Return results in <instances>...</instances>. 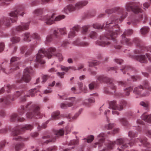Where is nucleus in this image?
<instances>
[{
  "label": "nucleus",
  "instance_id": "1",
  "mask_svg": "<svg viewBox=\"0 0 151 151\" xmlns=\"http://www.w3.org/2000/svg\"><path fill=\"white\" fill-rule=\"evenodd\" d=\"M116 19L112 17L102 26L96 23L93 24L94 28L98 29H102L104 28L108 32L105 36L103 35L100 37L99 40L96 42V44L102 47H105L110 44L109 39H114L119 34L121 33L119 27L117 24Z\"/></svg>",
  "mask_w": 151,
  "mask_h": 151
},
{
  "label": "nucleus",
  "instance_id": "2",
  "mask_svg": "<svg viewBox=\"0 0 151 151\" xmlns=\"http://www.w3.org/2000/svg\"><path fill=\"white\" fill-rule=\"evenodd\" d=\"M147 139L145 137H143L139 138H136L132 139L129 142H127V139L126 138H122L118 139H116V141L112 142L110 141L108 144L107 146L108 150H110L112 149L113 147L115 144L119 145L120 148L118 149L119 151H122V150L125 149L128 147L129 146L130 147L133 145L134 144L140 142L144 146L147 147V149L143 150L144 151H151V149H150V145L147 141Z\"/></svg>",
  "mask_w": 151,
  "mask_h": 151
},
{
  "label": "nucleus",
  "instance_id": "3",
  "mask_svg": "<svg viewBox=\"0 0 151 151\" xmlns=\"http://www.w3.org/2000/svg\"><path fill=\"white\" fill-rule=\"evenodd\" d=\"M24 8L22 6L17 7L16 9L11 12L9 13V16L12 17L9 18L7 17H5L3 19V25L6 27H8L11 26V22H16L17 19L18 15H19L23 16L24 14Z\"/></svg>",
  "mask_w": 151,
  "mask_h": 151
},
{
  "label": "nucleus",
  "instance_id": "4",
  "mask_svg": "<svg viewBox=\"0 0 151 151\" xmlns=\"http://www.w3.org/2000/svg\"><path fill=\"white\" fill-rule=\"evenodd\" d=\"M33 128V126L30 124H27L22 127H17L12 132L13 139L16 140L25 141L28 140L29 137H22L19 135L22 134L26 130H31Z\"/></svg>",
  "mask_w": 151,
  "mask_h": 151
},
{
  "label": "nucleus",
  "instance_id": "5",
  "mask_svg": "<svg viewBox=\"0 0 151 151\" xmlns=\"http://www.w3.org/2000/svg\"><path fill=\"white\" fill-rule=\"evenodd\" d=\"M140 4L139 3L136 4L133 2L128 3L126 4L125 8L128 12L132 11L135 14H139V20H143V23H145L147 20L146 14L142 13L143 10L139 8Z\"/></svg>",
  "mask_w": 151,
  "mask_h": 151
},
{
  "label": "nucleus",
  "instance_id": "6",
  "mask_svg": "<svg viewBox=\"0 0 151 151\" xmlns=\"http://www.w3.org/2000/svg\"><path fill=\"white\" fill-rule=\"evenodd\" d=\"M55 51L56 49L55 48L53 47L49 48L47 51H45V49L43 48L40 49L37 55L36 59V62L41 64L45 63V61L42 59L45 56L48 58H50L52 55L55 54Z\"/></svg>",
  "mask_w": 151,
  "mask_h": 151
},
{
  "label": "nucleus",
  "instance_id": "7",
  "mask_svg": "<svg viewBox=\"0 0 151 151\" xmlns=\"http://www.w3.org/2000/svg\"><path fill=\"white\" fill-rule=\"evenodd\" d=\"M97 80L100 82H106L109 84V87L111 89V91L109 90L107 88H105L104 91L107 93L114 94L116 90V87L114 85L113 83V80L104 75L99 76H97Z\"/></svg>",
  "mask_w": 151,
  "mask_h": 151
},
{
  "label": "nucleus",
  "instance_id": "8",
  "mask_svg": "<svg viewBox=\"0 0 151 151\" xmlns=\"http://www.w3.org/2000/svg\"><path fill=\"white\" fill-rule=\"evenodd\" d=\"M54 14L52 15L47 14L46 16L42 17L40 19L43 21L47 24L50 25L55 22V21H58L64 19L65 16L64 15H60L55 18Z\"/></svg>",
  "mask_w": 151,
  "mask_h": 151
},
{
  "label": "nucleus",
  "instance_id": "9",
  "mask_svg": "<svg viewBox=\"0 0 151 151\" xmlns=\"http://www.w3.org/2000/svg\"><path fill=\"white\" fill-rule=\"evenodd\" d=\"M117 11H118L120 13V17L118 18L117 17L114 16H112L111 17H113L116 19H117L116 20V22H117V24H118L119 20L121 22L126 17L128 14L127 12H125L123 9L120 8L119 7H116L112 9H107L106 10L105 12L106 13L108 14H110L114 12ZM117 24L118 25V24Z\"/></svg>",
  "mask_w": 151,
  "mask_h": 151
},
{
  "label": "nucleus",
  "instance_id": "10",
  "mask_svg": "<svg viewBox=\"0 0 151 151\" xmlns=\"http://www.w3.org/2000/svg\"><path fill=\"white\" fill-rule=\"evenodd\" d=\"M19 59V58L15 57L12 58L10 60V66L6 68H2L1 69L5 73L8 74L12 73L14 70L19 69V64L14 62Z\"/></svg>",
  "mask_w": 151,
  "mask_h": 151
},
{
  "label": "nucleus",
  "instance_id": "11",
  "mask_svg": "<svg viewBox=\"0 0 151 151\" xmlns=\"http://www.w3.org/2000/svg\"><path fill=\"white\" fill-rule=\"evenodd\" d=\"M31 105L34 106V108L31 106L29 110H28L29 112H27L26 114V117L28 118L31 119L35 116L36 118H38L41 117L40 112V108L37 105L33 104L31 102Z\"/></svg>",
  "mask_w": 151,
  "mask_h": 151
},
{
  "label": "nucleus",
  "instance_id": "12",
  "mask_svg": "<svg viewBox=\"0 0 151 151\" xmlns=\"http://www.w3.org/2000/svg\"><path fill=\"white\" fill-rule=\"evenodd\" d=\"M88 3V2L87 1H83L78 2L75 4V6L69 5L64 8L63 11L66 14H68V12L82 8L86 5Z\"/></svg>",
  "mask_w": 151,
  "mask_h": 151
},
{
  "label": "nucleus",
  "instance_id": "13",
  "mask_svg": "<svg viewBox=\"0 0 151 151\" xmlns=\"http://www.w3.org/2000/svg\"><path fill=\"white\" fill-rule=\"evenodd\" d=\"M127 104V102L122 100L118 104H117L116 101L114 100L110 101L109 103V108L114 110H118L121 111L123 110Z\"/></svg>",
  "mask_w": 151,
  "mask_h": 151
},
{
  "label": "nucleus",
  "instance_id": "14",
  "mask_svg": "<svg viewBox=\"0 0 151 151\" xmlns=\"http://www.w3.org/2000/svg\"><path fill=\"white\" fill-rule=\"evenodd\" d=\"M32 71V69L31 67L26 68L24 71L23 75L22 78L17 80V83H22L23 81L26 83H28L31 79L30 74Z\"/></svg>",
  "mask_w": 151,
  "mask_h": 151
},
{
  "label": "nucleus",
  "instance_id": "15",
  "mask_svg": "<svg viewBox=\"0 0 151 151\" xmlns=\"http://www.w3.org/2000/svg\"><path fill=\"white\" fill-rule=\"evenodd\" d=\"M64 131L63 129H61L55 131L54 132L55 136H51L50 137L49 135H47L43 137L42 138L43 139L48 138H50L49 140H46L45 142V143H47L50 142H54L57 137L63 135L64 134Z\"/></svg>",
  "mask_w": 151,
  "mask_h": 151
},
{
  "label": "nucleus",
  "instance_id": "16",
  "mask_svg": "<svg viewBox=\"0 0 151 151\" xmlns=\"http://www.w3.org/2000/svg\"><path fill=\"white\" fill-rule=\"evenodd\" d=\"M133 32V31L132 29L125 30L121 36V43L124 45H132V42L131 40L127 38L125 36L131 35L132 34Z\"/></svg>",
  "mask_w": 151,
  "mask_h": 151
},
{
  "label": "nucleus",
  "instance_id": "17",
  "mask_svg": "<svg viewBox=\"0 0 151 151\" xmlns=\"http://www.w3.org/2000/svg\"><path fill=\"white\" fill-rule=\"evenodd\" d=\"M131 41L132 43H134L137 47L139 49V50L136 49L134 51V53L135 54H137L144 52V50L145 47L142 45V41L139 38H134L132 41L131 40Z\"/></svg>",
  "mask_w": 151,
  "mask_h": 151
},
{
  "label": "nucleus",
  "instance_id": "18",
  "mask_svg": "<svg viewBox=\"0 0 151 151\" xmlns=\"http://www.w3.org/2000/svg\"><path fill=\"white\" fill-rule=\"evenodd\" d=\"M132 58L135 59L142 63H146L147 62V58L151 62V56L148 54H146V57L144 55H141L138 56H131Z\"/></svg>",
  "mask_w": 151,
  "mask_h": 151
},
{
  "label": "nucleus",
  "instance_id": "19",
  "mask_svg": "<svg viewBox=\"0 0 151 151\" xmlns=\"http://www.w3.org/2000/svg\"><path fill=\"white\" fill-rule=\"evenodd\" d=\"M144 88L142 85L139 86L134 88L133 90L134 93L140 96L143 97L148 95L149 93L148 92H144Z\"/></svg>",
  "mask_w": 151,
  "mask_h": 151
},
{
  "label": "nucleus",
  "instance_id": "20",
  "mask_svg": "<svg viewBox=\"0 0 151 151\" xmlns=\"http://www.w3.org/2000/svg\"><path fill=\"white\" fill-rule=\"evenodd\" d=\"M29 22L22 23L21 25L16 27L15 29H13L12 32L13 34H16V31L19 32L25 30H27L29 29Z\"/></svg>",
  "mask_w": 151,
  "mask_h": 151
},
{
  "label": "nucleus",
  "instance_id": "21",
  "mask_svg": "<svg viewBox=\"0 0 151 151\" xmlns=\"http://www.w3.org/2000/svg\"><path fill=\"white\" fill-rule=\"evenodd\" d=\"M34 106L31 105V102L28 103L25 106H21L18 110V113L20 115H22L24 114L25 111H28V110H29L30 107L31 106L32 107V108H34Z\"/></svg>",
  "mask_w": 151,
  "mask_h": 151
},
{
  "label": "nucleus",
  "instance_id": "22",
  "mask_svg": "<svg viewBox=\"0 0 151 151\" xmlns=\"http://www.w3.org/2000/svg\"><path fill=\"white\" fill-rule=\"evenodd\" d=\"M105 135L104 133H100L97 137V139L99 140V142H96L94 145L93 146L94 148L96 147V146H98L99 148L101 147L103 145V143L104 142L105 140L104 137Z\"/></svg>",
  "mask_w": 151,
  "mask_h": 151
},
{
  "label": "nucleus",
  "instance_id": "23",
  "mask_svg": "<svg viewBox=\"0 0 151 151\" xmlns=\"http://www.w3.org/2000/svg\"><path fill=\"white\" fill-rule=\"evenodd\" d=\"M80 28V26L77 25L70 29V31L68 35V38L70 39H73L76 35V32H78L79 31Z\"/></svg>",
  "mask_w": 151,
  "mask_h": 151
},
{
  "label": "nucleus",
  "instance_id": "24",
  "mask_svg": "<svg viewBox=\"0 0 151 151\" xmlns=\"http://www.w3.org/2000/svg\"><path fill=\"white\" fill-rule=\"evenodd\" d=\"M69 99H70L71 102H69L67 104L64 103H61L60 104V108L63 109H66L68 107H70L72 106L73 105V104H75L76 102L75 97H71Z\"/></svg>",
  "mask_w": 151,
  "mask_h": 151
},
{
  "label": "nucleus",
  "instance_id": "25",
  "mask_svg": "<svg viewBox=\"0 0 151 151\" xmlns=\"http://www.w3.org/2000/svg\"><path fill=\"white\" fill-rule=\"evenodd\" d=\"M74 45L80 46H87L89 45V43L87 42H81L79 38H78L73 42Z\"/></svg>",
  "mask_w": 151,
  "mask_h": 151
},
{
  "label": "nucleus",
  "instance_id": "26",
  "mask_svg": "<svg viewBox=\"0 0 151 151\" xmlns=\"http://www.w3.org/2000/svg\"><path fill=\"white\" fill-rule=\"evenodd\" d=\"M22 91H17L12 97L10 95H8L6 97H4V98L6 100H8L9 103L10 100L13 101L14 98H17L19 96L22 94Z\"/></svg>",
  "mask_w": 151,
  "mask_h": 151
},
{
  "label": "nucleus",
  "instance_id": "27",
  "mask_svg": "<svg viewBox=\"0 0 151 151\" xmlns=\"http://www.w3.org/2000/svg\"><path fill=\"white\" fill-rule=\"evenodd\" d=\"M121 70L124 74L127 72H133L135 69L130 66L126 65L123 66Z\"/></svg>",
  "mask_w": 151,
  "mask_h": 151
},
{
  "label": "nucleus",
  "instance_id": "28",
  "mask_svg": "<svg viewBox=\"0 0 151 151\" xmlns=\"http://www.w3.org/2000/svg\"><path fill=\"white\" fill-rule=\"evenodd\" d=\"M35 89H32L30 90L29 91V94L25 95L24 96L21 98V100L22 102H25L27 100L26 97H29L30 96L32 97L34 96L35 95Z\"/></svg>",
  "mask_w": 151,
  "mask_h": 151
},
{
  "label": "nucleus",
  "instance_id": "29",
  "mask_svg": "<svg viewBox=\"0 0 151 151\" xmlns=\"http://www.w3.org/2000/svg\"><path fill=\"white\" fill-rule=\"evenodd\" d=\"M141 118L148 123H151V114L147 115L146 113H145L141 116Z\"/></svg>",
  "mask_w": 151,
  "mask_h": 151
},
{
  "label": "nucleus",
  "instance_id": "30",
  "mask_svg": "<svg viewBox=\"0 0 151 151\" xmlns=\"http://www.w3.org/2000/svg\"><path fill=\"white\" fill-rule=\"evenodd\" d=\"M37 45V43L36 42L34 44L31 45L30 48L28 49L25 54V57H27L28 56L30 55L34 49L35 47H36Z\"/></svg>",
  "mask_w": 151,
  "mask_h": 151
},
{
  "label": "nucleus",
  "instance_id": "31",
  "mask_svg": "<svg viewBox=\"0 0 151 151\" xmlns=\"http://www.w3.org/2000/svg\"><path fill=\"white\" fill-rule=\"evenodd\" d=\"M59 65L62 70L66 72H68L70 69H71L74 70H77V69L74 66H69L68 67H66L63 65Z\"/></svg>",
  "mask_w": 151,
  "mask_h": 151
},
{
  "label": "nucleus",
  "instance_id": "32",
  "mask_svg": "<svg viewBox=\"0 0 151 151\" xmlns=\"http://www.w3.org/2000/svg\"><path fill=\"white\" fill-rule=\"evenodd\" d=\"M31 35L29 33L26 32L24 34L23 40L24 41L27 42H29L31 41L30 36L31 37Z\"/></svg>",
  "mask_w": 151,
  "mask_h": 151
},
{
  "label": "nucleus",
  "instance_id": "33",
  "mask_svg": "<svg viewBox=\"0 0 151 151\" xmlns=\"http://www.w3.org/2000/svg\"><path fill=\"white\" fill-rule=\"evenodd\" d=\"M24 147V144L22 143H17L15 145V149L16 151H18L23 148Z\"/></svg>",
  "mask_w": 151,
  "mask_h": 151
},
{
  "label": "nucleus",
  "instance_id": "34",
  "mask_svg": "<svg viewBox=\"0 0 151 151\" xmlns=\"http://www.w3.org/2000/svg\"><path fill=\"white\" fill-rule=\"evenodd\" d=\"M80 113V111H79V112L78 113L76 114L74 116L71 117V115L69 114L68 115V116H67V118L70 119L69 121H72L73 120L75 119L79 115Z\"/></svg>",
  "mask_w": 151,
  "mask_h": 151
},
{
  "label": "nucleus",
  "instance_id": "35",
  "mask_svg": "<svg viewBox=\"0 0 151 151\" xmlns=\"http://www.w3.org/2000/svg\"><path fill=\"white\" fill-rule=\"evenodd\" d=\"M149 31V28L147 27H144L141 29L140 32L142 35H145Z\"/></svg>",
  "mask_w": 151,
  "mask_h": 151
},
{
  "label": "nucleus",
  "instance_id": "36",
  "mask_svg": "<svg viewBox=\"0 0 151 151\" xmlns=\"http://www.w3.org/2000/svg\"><path fill=\"white\" fill-rule=\"evenodd\" d=\"M60 113L59 111L54 112L52 114V119H58L59 117Z\"/></svg>",
  "mask_w": 151,
  "mask_h": 151
},
{
  "label": "nucleus",
  "instance_id": "37",
  "mask_svg": "<svg viewBox=\"0 0 151 151\" xmlns=\"http://www.w3.org/2000/svg\"><path fill=\"white\" fill-rule=\"evenodd\" d=\"M43 12V9H38L34 11L33 13L37 16H38L42 14Z\"/></svg>",
  "mask_w": 151,
  "mask_h": 151
},
{
  "label": "nucleus",
  "instance_id": "38",
  "mask_svg": "<svg viewBox=\"0 0 151 151\" xmlns=\"http://www.w3.org/2000/svg\"><path fill=\"white\" fill-rule=\"evenodd\" d=\"M132 88L131 87L126 88L124 90V94L122 96L124 95L128 96L129 95L130 92L132 90Z\"/></svg>",
  "mask_w": 151,
  "mask_h": 151
},
{
  "label": "nucleus",
  "instance_id": "39",
  "mask_svg": "<svg viewBox=\"0 0 151 151\" xmlns=\"http://www.w3.org/2000/svg\"><path fill=\"white\" fill-rule=\"evenodd\" d=\"M119 120L120 123L124 126H126L128 124V121L124 118H120Z\"/></svg>",
  "mask_w": 151,
  "mask_h": 151
},
{
  "label": "nucleus",
  "instance_id": "40",
  "mask_svg": "<svg viewBox=\"0 0 151 151\" xmlns=\"http://www.w3.org/2000/svg\"><path fill=\"white\" fill-rule=\"evenodd\" d=\"M53 40V36L52 35H49L47 36L46 39L45 43L47 44L51 42Z\"/></svg>",
  "mask_w": 151,
  "mask_h": 151
},
{
  "label": "nucleus",
  "instance_id": "41",
  "mask_svg": "<svg viewBox=\"0 0 151 151\" xmlns=\"http://www.w3.org/2000/svg\"><path fill=\"white\" fill-rule=\"evenodd\" d=\"M13 0H0V2H1V6H4L5 5H8Z\"/></svg>",
  "mask_w": 151,
  "mask_h": 151
},
{
  "label": "nucleus",
  "instance_id": "42",
  "mask_svg": "<svg viewBox=\"0 0 151 151\" xmlns=\"http://www.w3.org/2000/svg\"><path fill=\"white\" fill-rule=\"evenodd\" d=\"M90 26L89 25L85 26L82 27L81 32L83 35L86 34Z\"/></svg>",
  "mask_w": 151,
  "mask_h": 151
},
{
  "label": "nucleus",
  "instance_id": "43",
  "mask_svg": "<svg viewBox=\"0 0 151 151\" xmlns=\"http://www.w3.org/2000/svg\"><path fill=\"white\" fill-rule=\"evenodd\" d=\"M31 37L38 40H40V39L39 35L37 33H33L31 34Z\"/></svg>",
  "mask_w": 151,
  "mask_h": 151
},
{
  "label": "nucleus",
  "instance_id": "44",
  "mask_svg": "<svg viewBox=\"0 0 151 151\" xmlns=\"http://www.w3.org/2000/svg\"><path fill=\"white\" fill-rule=\"evenodd\" d=\"M20 40V37H14L12 38L11 41L13 43H15L18 42Z\"/></svg>",
  "mask_w": 151,
  "mask_h": 151
},
{
  "label": "nucleus",
  "instance_id": "45",
  "mask_svg": "<svg viewBox=\"0 0 151 151\" xmlns=\"http://www.w3.org/2000/svg\"><path fill=\"white\" fill-rule=\"evenodd\" d=\"M18 117V115L16 113H13L11 116L10 119L12 122L15 121Z\"/></svg>",
  "mask_w": 151,
  "mask_h": 151
},
{
  "label": "nucleus",
  "instance_id": "46",
  "mask_svg": "<svg viewBox=\"0 0 151 151\" xmlns=\"http://www.w3.org/2000/svg\"><path fill=\"white\" fill-rule=\"evenodd\" d=\"M114 126V124L113 123H109L105 125V128L106 129L109 130L112 129Z\"/></svg>",
  "mask_w": 151,
  "mask_h": 151
},
{
  "label": "nucleus",
  "instance_id": "47",
  "mask_svg": "<svg viewBox=\"0 0 151 151\" xmlns=\"http://www.w3.org/2000/svg\"><path fill=\"white\" fill-rule=\"evenodd\" d=\"M143 85L145 88L148 89L149 90L151 91V87H149V83L147 80H145L143 81Z\"/></svg>",
  "mask_w": 151,
  "mask_h": 151
},
{
  "label": "nucleus",
  "instance_id": "48",
  "mask_svg": "<svg viewBox=\"0 0 151 151\" xmlns=\"http://www.w3.org/2000/svg\"><path fill=\"white\" fill-rule=\"evenodd\" d=\"M6 143L7 142L5 140H4L0 142V151H1V150L5 147Z\"/></svg>",
  "mask_w": 151,
  "mask_h": 151
},
{
  "label": "nucleus",
  "instance_id": "49",
  "mask_svg": "<svg viewBox=\"0 0 151 151\" xmlns=\"http://www.w3.org/2000/svg\"><path fill=\"white\" fill-rule=\"evenodd\" d=\"M97 36L96 33L95 32L92 31L89 35V37L92 39H94L96 38Z\"/></svg>",
  "mask_w": 151,
  "mask_h": 151
},
{
  "label": "nucleus",
  "instance_id": "50",
  "mask_svg": "<svg viewBox=\"0 0 151 151\" xmlns=\"http://www.w3.org/2000/svg\"><path fill=\"white\" fill-rule=\"evenodd\" d=\"M94 102L95 100L94 99H86L84 103H85L86 105H87L89 104L93 103Z\"/></svg>",
  "mask_w": 151,
  "mask_h": 151
},
{
  "label": "nucleus",
  "instance_id": "51",
  "mask_svg": "<svg viewBox=\"0 0 151 151\" xmlns=\"http://www.w3.org/2000/svg\"><path fill=\"white\" fill-rule=\"evenodd\" d=\"M99 61L96 60L90 62L89 63V66L92 67L94 65H96L99 64Z\"/></svg>",
  "mask_w": 151,
  "mask_h": 151
},
{
  "label": "nucleus",
  "instance_id": "52",
  "mask_svg": "<svg viewBox=\"0 0 151 151\" xmlns=\"http://www.w3.org/2000/svg\"><path fill=\"white\" fill-rule=\"evenodd\" d=\"M6 88L7 89V92L8 93H9V91L12 88H15L16 87L15 85H7Z\"/></svg>",
  "mask_w": 151,
  "mask_h": 151
},
{
  "label": "nucleus",
  "instance_id": "53",
  "mask_svg": "<svg viewBox=\"0 0 151 151\" xmlns=\"http://www.w3.org/2000/svg\"><path fill=\"white\" fill-rule=\"evenodd\" d=\"M96 86V84L95 82H92L88 85L89 89L91 90L93 89Z\"/></svg>",
  "mask_w": 151,
  "mask_h": 151
},
{
  "label": "nucleus",
  "instance_id": "54",
  "mask_svg": "<svg viewBox=\"0 0 151 151\" xmlns=\"http://www.w3.org/2000/svg\"><path fill=\"white\" fill-rule=\"evenodd\" d=\"M56 150V147L55 146H53L48 148L46 150H42V151H55Z\"/></svg>",
  "mask_w": 151,
  "mask_h": 151
},
{
  "label": "nucleus",
  "instance_id": "55",
  "mask_svg": "<svg viewBox=\"0 0 151 151\" xmlns=\"http://www.w3.org/2000/svg\"><path fill=\"white\" fill-rule=\"evenodd\" d=\"M0 103H2V104L7 105L9 104L8 100H6L4 98H0Z\"/></svg>",
  "mask_w": 151,
  "mask_h": 151
},
{
  "label": "nucleus",
  "instance_id": "56",
  "mask_svg": "<svg viewBox=\"0 0 151 151\" xmlns=\"http://www.w3.org/2000/svg\"><path fill=\"white\" fill-rule=\"evenodd\" d=\"M137 133L132 131H129L128 133V136L130 137H136Z\"/></svg>",
  "mask_w": 151,
  "mask_h": 151
},
{
  "label": "nucleus",
  "instance_id": "57",
  "mask_svg": "<svg viewBox=\"0 0 151 151\" xmlns=\"http://www.w3.org/2000/svg\"><path fill=\"white\" fill-rule=\"evenodd\" d=\"M78 143V140H73L70 141L69 145H77Z\"/></svg>",
  "mask_w": 151,
  "mask_h": 151
},
{
  "label": "nucleus",
  "instance_id": "58",
  "mask_svg": "<svg viewBox=\"0 0 151 151\" xmlns=\"http://www.w3.org/2000/svg\"><path fill=\"white\" fill-rule=\"evenodd\" d=\"M113 42L114 44V47L115 49H119L121 48V46L118 45V44L116 43L117 41L116 40H114L113 41Z\"/></svg>",
  "mask_w": 151,
  "mask_h": 151
},
{
  "label": "nucleus",
  "instance_id": "59",
  "mask_svg": "<svg viewBox=\"0 0 151 151\" xmlns=\"http://www.w3.org/2000/svg\"><path fill=\"white\" fill-rule=\"evenodd\" d=\"M59 31L61 35H64L67 33L66 29L65 27L60 29Z\"/></svg>",
  "mask_w": 151,
  "mask_h": 151
},
{
  "label": "nucleus",
  "instance_id": "60",
  "mask_svg": "<svg viewBox=\"0 0 151 151\" xmlns=\"http://www.w3.org/2000/svg\"><path fill=\"white\" fill-rule=\"evenodd\" d=\"M118 83L119 86H121L124 87L127 84V83L126 82L122 81H118Z\"/></svg>",
  "mask_w": 151,
  "mask_h": 151
},
{
  "label": "nucleus",
  "instance_id": "61",
  "mask_svg": "<svg viewBox=\"0 0 151 151\" xmlns=\"http://www.w3.org/2000/svg\"><path fill=\"white\" fill-rule=\"evenodd\" d=\"M94 136L90 135L88 137V139H87V142L88 143L91 142L94 139Z\"/></svg>",
  "mask_w": 151,
  "mask_h": 151
},
{
  "label": "nucleus",
  "instance_id": "62",
  "mask_svg": "<svg viewBox=\"0 0 151 151\" xmlns=\"http://www.w3.org/2000/svg\"><path fill=\"white\" fill-rule=\"evenodd\" d=\"M60 99L63 100H67L69 99L70 100V99H69L70 98H67V96L66 94H65L63 95L62 96H59Z\"/></svg>",
  "mask_w": 151,
  "mask_h": 151
},
{
  "label": "nucleus",
  "instance_id": "63",
  "mask_svg": "<svg viewBox=\"0 0 151 151\" xmlns=\"http://www.w3.org/2000/svg\"><path fill=\"white\" fill-rule=\"evenodd\" d=\"M65 73L64 72H57V75L58 76H59L61 78H64V75Z\"/></svg>",
  "mask_w": 151,
  "mask_h": 151
},
{
  "label": "nucleus",
  "instance_id": "64",
  "mask_svg": "<svg viewBox=\"0 0 151 151\" xmlns=\"http://www.w3.org/2000/svg\"><path fill=\"white\" fill-rule=\"evenodd\" d=\"M56 56L58 58L59 61H61L63 60V57L61 54L60 53H57L56 54Z\"/></svg>",
  "mask_w": 151,
  "mask_h": 151
}]
</instances>
